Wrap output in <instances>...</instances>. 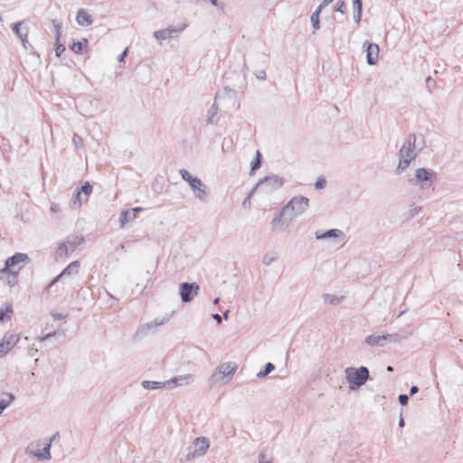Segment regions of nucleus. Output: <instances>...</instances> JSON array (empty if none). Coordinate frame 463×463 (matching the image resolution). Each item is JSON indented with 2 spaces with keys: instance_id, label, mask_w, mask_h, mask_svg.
<instances>
[{
  "instance_id": "1",
  "label": "nucleus",
  "mask_w": 463,
  "mask_h": 463,
  "mask_svg": "<svg viewBox=\"0 0 463 463\" xmlns=\"http://www.w3.org/2000/svg\"><path fill=\"white\" fill-rule=\"evenodd\" d=\"M417 136L415 134H410L399 151V164L396 168V174L400 175L405 171L411 161H413L419 152L423 148V146H419L416 143Z\"/></svg>"
},
{
  "instance_id": "2",
  "label": "nucleus",
  "mask_w": 463,
  "mask_h": 463,
  "mask_svg": "<svg viewBox=\"0 0 463 463\" xmlns=\"http://www.w3.org/2000/svg\"><path fill=\"white\" fill-rule=\"evenodd\" d=\"M345 380L351 390H356L365 384L370 378L369 369L365 366L347 367L345 369Z\"/></svg>"
},
{
  "instance_id": "3",
  "label": "nucleus",
  "mask_w": 463,
  "mask_h": 463,
  "mask_svg": "<svg viewBox=\"0 0 463 463\" xmlns=\"http://www.w3.org/2000/svg\"><path fill=\"white\" fill-rule=\"evenodd\" d=\"M83 243V237L78 234L68 236L63 241L59 243L55 252L57 260H64L71 255L77 248Z\"/></svg>"
},
{
  "instance_id": "4",
  "label": "nucleus",
  "mask_w": 463,
  "mask_h": 463,
  "mask_svg": "<svg viewBox=\"0 0 463 463\" xmlns=\"http://www.w3.org/2000/svg\"><path fill=\"white\" fill-rule=\"evenodd\" d=\"M285 182L286 180L283 177L276 175L266 176L256 184L250 194H253L254 192H260L262 194L273 193L274 191L281 188Z\"/></svg>"
},
{
  "instance_id": "5",
  "label": "nucleus",
  "mask_w": 463,
  "mask_h": 463,
  "mask_svg": "<svg viewBox=\"0 0 463 463\" xmlns=\"http://www.w3.org/2000/svg\"><path fill=\"white\" fill-rule=\"evenodd\" d=\"M309 206V199L305 196H295L282 207L284 212L294 221L303 214Z\"/></svg>"
},
{
  "instance_id": "6",
  "label": "nucleus",
  "mask_w": 463,
  "mask_h": 463,
  "mask_svg": "<svg viewBox=\"0 0 463 463\" xmlns=\"http://www.w3.org/2000/svg\"><path fill=\"white\" fill-rule=\"evenodd\" d=\"M293 220L281 208L274 214V217L270 222V230L272 232H282L290 226Z\"/></svg>"
},
{
  "instance_id": "7",
  "label": "nucleus",
  "mask_w": 463,
  "mask_h": 463,
  "mask_svg": "<svg viewBox=\"0 0 463 463\" xmlns=\"http://www.w3.org/2000/svg\"><path fill=\"white\" fill-rule=\"evenodd\" d=\"M399 334L370 335L365 337L364 342L370 346H384L386 343H395L402 340Z\"/></svg>"
},
{
  "instance_id": "8",
  "label": "nucleus",
  "mask_w": 463,
  "mask_h": 463,
  "mask_svg": "<svg viewBox=\"0 0 463 463\" xmlns=\"http://www.w3.org/2000/svg\"><path fill=\"white\" fill-rule=\"evenodd\" d=\"M168 321L167 317L164 318H156L153 321L142 324L139 326L136 331V337L143 338L149 334H154L157 331L158 326L165 325Z\"/></svg>"
},
{
  "instance_id": "9",
  "label": "nucleus",
  "mask_w": 463,
  "mask_h": 463,
  "mask_svg": "<svg viewBox=\"0 0 463 463\" xmlns=\"http://www.w3.org/2000/svg\"><path fill=\"white\" fill-rule=\"evenodd\" d=\"M210 447L209 439L205 437H199L194 440L193 450L186 456L187 460L194 459L204 455Z\"/></svg>"
},
{
  "instance_id": "10",
  "label": "nucleus",
  "mask_w": 463,
  "mask_h": 463,
  "mask_svg": "<svg viewBox=\"0 0 463 463\" xmlns=\"http://www.w3.org/2000/svg\"><path fill=\"white\" fill-rule=\"evenodd\" d=\"M199 286L195 283L183 282L180 285V295L182 301L184 303L190 302L194 296L199 292Z\"/></svg>"
},
{
  "instance_id": "11",
  "label": "nucleus",
  "mask_w": 463,
  "mask_h": 463,
  "mask_svg": "<svg viewBox=\"0 0 463 463\" xmlns=\"http://www.w3.org/2000/svg\"><path fill=\"white\" fill-rule=\"evenodd\" d=\"M187 27L186 24H183L177 27H168L163 30L155 32V38L158 41H164L176 37L178 33H182Z\"/></svg>"
},
{
  "instance_id": "12",
  "label": "nucleus",
  "mask_w": 463,
  "mask_h": 463,
  "mask_svg": "<svg viewBox=\"0 0 463 463\" xmlns=\"http://www.w3.org/2000/svg\"><path fill=\"white\" fill-rule=\"evenodd\" d=\"M194 196L201 202H206L208 199L207 186L203 183V181L194 177L193 182L189 184Z\"/></svg>"
},
{
  "instance_id": "13",
  "label": "nucleus",
  "mask_w": 463,
  "mask_h": 463,
  "mask_svg": "<svg viewBox=\"0 0 463 463\" xmlns=\"http://www.w3.org/2000/svg\"><path fill=\"white\" fill-rule=\"evenodd\" d=\"M29 260V257L25 253L17 252L14 254L13 256L7 258L5 263V268H3L0 270V273L7 272L8 270H11L12 268H14L15 266L21 264V263H26Z\"/></svg>"
},
{
  "instance_id": "14",
  "label": "nucleus",
  "mask_w": 463,
  "mask_h": 463,
  "mask_svg": "<svg viewBox=\"0 0 463 463\" xmlns=\"http://www.w3.org/2000/svg\"><path fill=\"white\" fill-rule=\"evenodd\" d=\"M436 173L431 170H428L424 167H420L415 170V180L417 184H420L421 187L425 186V183L433 182L436 179Z\"/></svg>"
},
{
  "instance_id": "15",
  "label": "nucleus",
  "mask_w": 463,
  "mask_h": 463,
  "mask_svg": "<svg viewBox=\"0 0 463 463\" xmlns=\"http://www.w3.org/2000/svg\"><path fill=\"white\" fill-rule=\"evenodd\" d=\"M19 335L6 334L0 343V357L6 354L19 341Z\"/></svg>"
},
{
  "instance_id": "16",
  "label": "nucleus",
  "mask_w": 463,
  "mask_h": 463,
  "mask_svg": "<svg viewBox=\"0 0 463 463\" xmlns=\"http://www.w3.org/2000/svg\"><path fill=\"white\" fill-rule=\"evenodd\" d=\"M364 47L366 52V61L369 65H375L379 57V46L376 43L364 42Z\"/></svg>"
},
{
  "instance_id": "17",
  "label": "nucleus",
  "mask_w": 463,
  "mask_h": 463,
  "mask_svg": "<svg viewBox=\"0 0 463 463\" xmlns=\"http://www.w3.org/2000/svg\"><path fill=\"white\" fill-rule=\"evenodd\" d=\"M12 30L16 36L21 40L24 48H26L28 27L24 21H20L12 24Z\"/></svg>"
},
{
  "instance_id": "18",
  "label": "nucleus",
  "mask_w": 463,
  "mask_h": 463,
  "mask_svg": "<svg viewBox=\"0 0 463 463\" xmlns=\"http://www.w3.org/2000/svg\"><path fill=\"white\" fill-rule=\"evenodd\" d=\"M237 368H238V366L235 363H232V362L223 363L217 367L216 372L213 373V376L215 377V376L221 374L223 377L232 378L233 376V374L235 373Z\"/></svg>"
},
{
  "instance_id": "19",
  "label": "nucleus",
  "mask_w": 463,
  "mask_h": 463,
  "mask_svg": "<svg viewBox=\"0 0 463 463\" xmlns=\"http://www.w3.org/2000/svg\"><path fill=\"white\" fill-rule=\"evenodd\" d=\"M80 263L75 260L70 263L57 277H55L52 281L48 285L47 289H49L52 285H54L59 279L66 275L77 274L79 271Z\"/></svg>"
},
{
  "instance_id": "20",
  "label": "nucleus",
  "mask_w": 463,
  "mask_h": 463,
  "mask_svg": "<svg viewBox=\"0 0 463 463\" xmlns=\"http://www.w3.org/2000/svg\"><path fill=\"white\" fill-rule=\"evenodd\" d=\"M194 381V375L193 374H184L174 377L168 381H166L167 388H175L177 386H184L189 384Z\"/></svg>"
},
{
  "instance_id": "21",
  "label": "nucleus",
  "mask_w": 463,
  "mask_h": 463,
  "mask_svg": "<svg viewBox=\"0 0 463 463\" xmlns=\"http://www.w3.org/2000/svg\"><path fill=\"white\" fill-rule=\"evenodd\" d=\"M338 238V237H344V232L343 231L339 230V229H330L326 232H322V231H317L316 232V238L317 240H324V239H328V238Z\"/></svg>"
},
{
  "instance_id": "22",
  "label": "nucleus",
  "mask_w": 463,
  "mask_h": 463,
  "mask_svg": "<svg viewBox=\"0 0 463 463\" xmlns=\"http://www.w3.org/2000/svg\"><path fill=\"white\" fill-rule=\"evenodd\" d=\"M76 21L81 26H89L93 23L91 15L85 9H80L78 11Z\"/></svg>"
},
{
  "instance_id": "23",
  "label": "nucleus",
  "mask_w": 463,
  "mask_h": 463,
  "mask_svg": "<svg viewBox=\"0 0 463 463\" xmlns=\"http://www.w3.org/2000/svg\"><path fill=\"white\" fill-rule=\"evenodd\" d=\"M50 449H51V443L49 442V443L44 444V447L42 450H37V451L33 452V450H30L29 449H27V452L31 455H33L40 460L41 459L48 460L52 458Z\"/></svg>"
},
{
  "instance_id": "24",
  "label": "nucleus",
  "mask_w": 463,
  "mask_h": 463,
  "mask_svg": "<svg viewBox=\"0 0 463 463\" xmlns=\"http://www.w3.org/2000/svg\"><path fill=\"white\" fill-rule=\"evenodd\" d=\"M141 385L146 390H156L159 388L167 387L166 381L165 382H156V381H143Z\"/></svg>"
},
{
  "instance_id": "25",
  "label": "nucleus",
  "mask_w": 463,
  "mask_h": 463,
  "mask_svg": "<svg viewBox=\"0 0 463 463\" xmlns=\"http://www.w3.org/2000/svg\"><path fill=\"white\" fill-rule=\"evenodd\" d=\"M137 218V215L135 213H132L131 211L125 210L120 213L119 215V224L121 228H124L127 222L129 221L135 220Z\"/></svg>"
},
{
  "instance_id": "26",
  "label": "nucleus",
  "mask_w": 463,
  "mask_h": 463,
  "mask_svg": "<svg viewBox=\"0 0 463 463\" xmlns=\"http://www.w3.org/2000/svg\"><path fill=\"white\" fill-rule=\"evenodd\" d=\"M218 107L213 103L207 111V124L213 125L217 122Z\"/></svg>"
},
{
  "instance_id": "27",
  "label": "nucleus",
  "mask_w": 463,
  "mask_h": 463,
  "mask_svg": "<svg viewBox=\"0 0 463 463\" xmlns=\"http://www.w3.org/2000/svg\"><path fill=\"white\" fill-rule=\"evenodd\" d=\"M88 43V40L86 38H83L81 41L73 42L70 48L75 53H80L83 51V49L87 48Z\"/></svg>"
},
{
  "instance_id": "28",
  "label": "nucleus",
  "mask_w": 463,
  "mask_h": 463,
  "mask_svg": "<svg viewBox=\"0 0 463 463\" xmlns=\"http://www.w3.org/2000/svg\"><path fill=\"white\" fill-rule=\"evenodd\" d=\"M344 298V297H337L335 295L332 294H324L323 299L325 303L329 305H337L341 302V300Z\"/></svg>"
},
{
  "instance_id": "29",
  "label": "nucleus",
  "mask_w": 463,
  "mask_h": 463,
  "mask_svg": "<svg viewBox=\"0 0 463 463\" xmlns=\"http://www.w3.org/2000/svg\"><path fill=\"white\" fill-rule=\"evenodd\" d=\"M261 154L259 150L256 151V156L251 162L250 175H254L255 171L258 170L261 165Z\"/></svg>"
},
{
  "instance_id": "30",
  "label": "nucleus",
  "mask_w": 463,
  "mask_h": 463,
  "mask_svg": "<svg viewBox=\"0 0 463 463\" xmlns=\"http://www.w3.org/2000/svg\"><path fill=\"white\" fill-rule=\"evenodd\" d=\"M275 369V365L272 363H267L263 368L257 373L258 378H264Z\"/></svg>"
},
{
  "instance_id": "31",
  "label": "nucleus",
  "mask_w": 463,
  "mask_h": 463,
  "mask_svg": "<svg viewBox=\"0 0 463 463\" xmlns=\"http://www.w3.org/2000/svg\"><path fill=\"white\" fill-rule=\"evenodd\" d=\"M321 12V10L317 8L310 17L312 26L315 30H318L320 28L319 14Z\"/></svg>"
},
{
  "instance_id": "32",
  "label": "nucleus",
  "mask_w": 463,
  "mask_h": 463,
  "mask_svg": "<svg viewBox=\"0 0 463 463\" xmlns=\"http://www.w3.org/2000/svg\"><path fill=\"white\" fill-rule=\"evenodd\" d=\"M81 202H82L81 192L77 190L76 193L71 197V203L72 207L79 208L81 205Z\"/></svg>"
},
{
  "instance_id": "33",
  "label": "nucleus",
  "mask_w": 463,
  "mask_h": 463,
  "mask_svg": "<svg viewBox=\"0 0 463 463\" xmlns=\"http://www.w3.org/2000/svg\"><path fill=\"white\" fill-rule=\"evenodd\" d=\"M52 24L54 27L55 42H57V43H58L60 42L61 36V24L57 20H52Z\"/></svg>"
},
{
  "instance_id": "34",
  "label": "nucleus",
  "mask_w": 463,
  "mask_h": 463,
  "mask_svg": "<svg viewBox=\"0 0 463 463\" xmlns=\"http://www.w3.org/2000/svg\"><path fill=\"white\" fill-rule=\"evenodd\" d=\"M13 313V308L11 304H6L5 307L0 308V321H3L5 317Z\"/></svg>"
},
{
  "instance_id": "35",
  "label": "nucleus",
  "mask_w": 463,
  "mask_h": 463,
  "mask_svg": "<svg viewBox=\"0 0 463 463\" xmlns=\"http://www.w3.org/2000/svg\"><path fill=\"white\" fill-rule=\"evenodd\" d=\"M179 175H181V177L186 181L188 184H190L191 182H193V180L194 179L195 176H193L187 170L185 169H180L179 170Z\"/></svg>"
},
{
  "instance_id": "36",
  "label": "nucleus",
  "mask_w": 463,
  "mask_h": 463,
  "mask_svg": "<svg viewBox=\"0 0 463 463\" xmlns=\"http://www.w3.org/2000/svg\"><path fill=\"white\" fill-rule=\"evenodd\" d=\"M277 259L278 257L276 255L267 253L262 257V263L266 266H269Z\"/></svg>"
},
{
  "instance_id": "37",
  "label": "nucleus",
  "mask_w": 463,
  "mask_h": 463,
  "mask_svg": "<svg viewBox=\"0 0 463 463\" xmlns=\"http://www.w3.org/2000/svg\"><path fill=\"white\" fill-rule=\"evenodd\" d=\"M72 141L77 149H80L84 146L83 139L77 134L73 135Z\"/></svg>"
},
{
  "instance_id": "38",
  "label": "nucleus",
  "mask_w": 463,
  "mask_h": 463,
  "mask_svg": "<svg viewBox=\"0 0 463 463\" xmlns=\"http://www.w3.org/2000/svg\"><path fill=\"white\" fill-rule=\"evenodd\" d=\"M9 397L8 402L0 401V415L4 411V410L14 400V396L12 393L7 394Z\"/></svg>"
},
{
  "instance_id": "39",
  "label": "nucleus",
  "mask_w": 463,
  "mask_h": 463,
  "mask_svg": "<svg viewBox=\"0 0 463 463\" xmlns=\"http://www.w3.org/2000/svg\"><path fill=\"white\" fill-rule=\"evenodd\" d=\"M79 191H80L81 194H84L86 196H88L92 192V186L89 182H86L84 184L81 185Z\"/></svg>"
},
{
  "instance_id": "40",
  "label": "nucleus",
  "mask_w": 463,
  "mask_h": 463,
  "mask_svg": "<svg viewBox=\"0 0 463 463\" xmlns=\"http://www.w3.org/2000/svg\"><path fill=\"white\" fill-rule=\"evenodd\" d=\"M326 184V178L323 176H320L317 179V181L315 183V187H316V189L320 190V189L325 188Z\"/></svg>"
},
{
  "instance_id": "41",
  "label": "nucleus",
  "mask_w": 463,
  "mask_h": 463,
  "mask_svg": "<svg viewBox=\"0 0 463 463\" xmlns=\"http://www.w3.org/2000/svg\"><path fill=\"white\" fill-rule=\"evenodd\" d=\"M55 45V54L57 57H60L65 52V46L62 43H61V42H59L58 43L56 42Z\"/></svg>"
},
{
  "instance_id": "42",
  "label": "nucleus",
  "mask_w": 463,
  "mask_h": 463,
  "mask_svg": "<svg viewBox=\"0 0 463 463\" xmlns=\"http://www.w3.org/2000/svg\"><path fill=\"white\" fill-rule=\"evenodd\" d=\"M425 83L428 90L431 92L432 89H434L436 85L435 80L430 76H429L427 77Z\"/></svg>"
},
{
  "instance_id": "43",
  "label": "nucleus",
  "mask_w": 463,
  "mask_h": 463,
  "mask_svg": "<svg viewBox=\"0 0 463 463\" xmlns=\"http://www.w3.org/2000/svg\"><path fill=\"white\" fill-rule=\"evenodd\" d=\"M345 3L343 0H339L335 5V11L345 14Z\"/></svg>"
},
{
  "instance_id": "44",
  "label": "nucleus",
  "mask_w": 463,
  "mask_h": 463,
  "mask_svg": "<svg viewBox=\"0 0 463 463\" xmlns=\"http://www.w3.org/2000/svg\"><path fill=\"white\" fill-rule=\"evenodd\" d=\"M354 11H363L362 0H352Z\"/></svg>"
},
{
  "instance_id": "45",
  "label": "nucleus",
  "mask_w": 463,
  "mask_h": 463,
  "mask_svg": "<svg viewBox=\"0 0 463 463\" xmlns=\"http://www.w3.org/2000/svg\"><path fill=\"white\" fill-rule=\"evenodd\" d=\"M51 316L53 317L54 320H61L68 317L67 314L58 313V312H52Z\"/></svg>"
},
{
  "instance_id": "46",
  "label": "nucleus",
  "mask_w": 463,
  "mask_h": 463,
  "mask_svg": "<svg viewBox=\"0 0 463 463\" xmlns=\"http://www.w3.org/2000/svg\"><path fill=\"white\" fill-rule=\"evenodd\" d=\"M398 400L402 406H405L408 404L409 397L406 394H400Z\"/></svg>"
},
{
  "instance_id": "47",
  "label": "nucleus",
  "mask_w": 463,
  "mask_h": 463,
  "mask_svg": "<svg viewBox=\"0 0 463 463\" xmlns=\"http://www.w3.org/2000/svg\"><path fill=\"white\" fill-rule=\"evenodd\" d=\"M213 6L218 7L222 10L224 9L225 5L223 3H219L218 0H208Z\"/></svg>"
},
{
  "instance_id": "48",
  "label": "nucleus",
  "mask_w": 463,
  "mask_h": 463,
  "mask_svg": "<svg viewBox=\"0 0 463 463\" xmlns=\"http://www.w3.org/2000/svg\"><path fill=\"white\" fill-rule=\"evenodd\" d=\"M362 12L363 11H354V20L356 24H359L362 18Z\"/></svg>"
},
{
  "instance_id": "49",
  "label": "nucleus",
  "mask_w": 463,
  "mask_h": 463,
  "mask_svg": "<svg viewBox=\"0 0 463 463\" xmlns=\"http://www.w3.org/2000/svg\"><path fill=\"white\" fill-rule=\"evenodd\" d=\"M256 78L260 80H264L266 79V71L261 70L255 73Z\"/></svg>"
},
{
  "instance_id": "50",
  "label": "nucleus",
  "mask_w": 463,
  "mask_h": 463,
  "mask_svg": "<svg viewBox=\"0 0 463 463\" xmlns=\"http://www.w3.org/2000/svg\"><path fill=\"white\" fill-rule=\"evenodd\" d=\"M259 463H271L267 459L266 455L263 452H260L259 455Z\"/></svg>"
},
{
  "instance_id": "51",
  "label": "nucleus",
  "mask_w": 463,
  "mask_h": 463,
  "mask_svg": "<svg viewBox=\"0 0 463 463\" xmlns=\"http://www.w3.org/2000/svg\"><path fill=\"white\" fill-rule=\"evenodd\" d=\"M334 0H323L322 3L318 5L317 9L323 10L326 5H330Z\"/></svg>"
},
{
  "instance_id": "52",
  "label": "nucleus",
  "mask_w": 463,
  "mask_h": 463,
  "mask_svg": "<svg viewBox=\"0 0 463 463\" xmlns=\"http://www.w3.org/2000/svg\"><path fill=\"white\" fill-rule=\"evenodd\" d=\"M128 48L124 50L120 55L118 57L119 62H123L125 61L126 56L128 55Z\"/></svg>"
},
{
  "instance_id": "53",
  "label": "nucleus",
  "mask_w": 463,
  "mask_h": 463,
  "mask_svg": "<svg viewBox=\"0 0 463 463\" xmlns=\"http://www.w3.org/2000/svg\"><path fill=\"white\" fill-rule=\"evenodd\" d=\"M50 209H51V211H52V213H57V212H59V211H60V205H59L58 203H52L51 204V208H50Z\"/></svg>"
},
{
  "instance_id": "54",
  "label": "nucleus",
  "mask_w": 463,
  "mask_h": 463,
  "mask_svg": "<svg viewBox=\"0 0 463 463\" xmlns=\"http://www.w3.org/2000/svg\"><path fill=\"white\" fill-rule=\"evenodd\" d=\"M213 318L218 323V324H222V317L218 314H213Z\"/></svg>"
},
{
  "instance_id": "55",
  "label": "nucleus",
  "mask_w": 463,
  "mask_h": 463,
  "mask_svg": "<svg viewBox=\"0 0 463 463\" xmlns=\"http://www.w3.org/2000/svg\"><path fill=\"white\" fill-rule=\"evenodd\" d=\"M419 392V388L416 385H413L410 389V394L414 395Z\"/></svg>"
},
{
  "instance_id": "56",
  "label": "nucleus",
  "mask_w": 463,
  "mask_h": 463,
  "mask_svg": "<svg viewBox=\"0 0 463 463\" xmlns=\"http://www.w3.org/2000/svg\"><path fill=\"white\" fill-rule=\"evenodd\" d=\"M55 335H56V332H52V333H49V334L45 335L42 338V340H43V341H44V340L49 339V338H51V337H52V336H55Z\"/></svg>"
},
{
  "instance_id": "57",
  "label": "nucleus",
  "mask_w": 463,
  "mask_h": 463,
  "mask_svg": "<svg viewBox=\"0 0 463 463\" xmlns=\"http://www.w3.org/2000/svg\"><path fill=\"white\" fill-rule=\"evenodd\" d=\"M144 208L142 207H135L131 210L132 213H135L137 215V213L143 212Z\"/></svg>"
},
{
  "instance_id": "58",
  "label": "nucleus",
  "mask_w": 463,
  "mask_h": 463,
  "mask_svg": "<svg viewBox=\"0 0 463 463\" xmlns=\"http://www.w3.org/2000/svg\"><path fill=\"white\" fill-rule=\"evenodd\" d=\"M404 424H405L404 419H403L402 415L401 414L400 419H399V427L402 428L404 426Z\"/></svg>"
},
{
  "instance_id": "59",
  "label": "nucleus",
  "mask_w": 463,
  "mask_h": 463,
  "mask_svg": "<svg viewBox=\"0 0 463 463\" xmlns=\"http://www.w3.org/2000/svg\"><path fill=\"white\" fill-rule=\"evenodd\" d=\"M229 313H230V310H226L224 313H223V317L225 319H227L229 317Z\"/></svg>"
},
{
  "instance_id": "60",
  "label": "nucleus",
  "mask_w": 463,
  "mask_h": 463,
  "mask_svg": "<svg viewBox=\"0 0 463 463\" xmlns=\"http://www.w3.org/2000/svg\"><path fill=\"white\" fill-rule=\"evenodd\" d=\"M219 302H220V298H215V299L213 300V304H214V305H218V304H219Z\"/></svg>"
},
{
  "instance_id": "61",
  "label": "nucleus",
  "mask_w": 463,
  "mask_h": 463,
  "mask_svg": "<svg viewBox=\"0 0 463 463\" xmlns=\"http://www.w3.org/2000/svg\"><path fill=\"white\" fill-rule=\"evenodd\" d=\"M392 370H393V369H392V366H388V367H387V371L392 372Z\"/></svg>"
},
{
  "instance_id": "62",
  "label": "nucleus",
  "mask_w": 463,
  "mask_h": 463,
  "mask_svg": "<svg viewBox=\"0 0 463 463\" xmlns=\"http://www.w3.org/2000/svg\"><path fill=\"white\" fill-rule=\"evenodd\" d=\"M120 248H121V250H124V249H125L124 244H121V245H120Z\"/></svg>"
},
{
  "instance_id": "63",
  "label": "nucleus",
  "mask_w": 463,
  "mask_h": 463,
  "mask_svg": "<svg viewBox=\"0 0 463 463\" xmlns=\"http://www.w3.org/2000/svg\"><path fill=\"white\" fill-rule=\"evenodd\" d=\"M403 313H404V311L399 313L398 317H401Z\"/></svg>"
}]
</instances>
